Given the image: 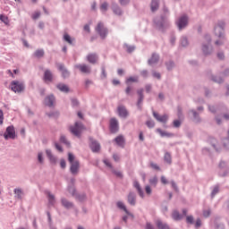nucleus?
Here are the masks:
<instances>
[{"mask_svg":"<svg viewBox=\"0 0 229 229\" xmlns=\"http://www.w3.org/2000/svg\"><path fill=\"white\" fill-rule=\"evenodd\" d=\"M68 160L71 164L70 171L72 174H76L80 171V162L75 159L74 155L72 153L68 154Z\"/></svg>","mask_w":229,"mask_h":229,"instance_id":"1","label":"nucleus"},{"mask_svg":"<svg viewBox=\"0 0 229 229\" xmlns=\"http://www.w3.org/2000/svg\"><path fill=\"white\" fill-rule=\"evenodd\" d=\"M85 130V126H83L82 123L76 122L74 125L70 126V131L75 137H81V131Z\"/></svg>","mask_w":229,"mask_h":229,"instance_id":"2","label":"nucleus"},{"mask_svg":"<svg viewBox=\"0 0 229 229\" xmlns=\"http://www.w3.org/2000/svg\"><path fill=\"white\" fill-rule=\"evenodd\" d=\"M10 87L11 90L15 92V94H21V92H24V89H26L24 82L19 81H13L10 84Z\"/></svg>","mask_w":229,"mask_h":229,"instance_id":"3","label":"nucleus"},{"mask_svg":"<svg viewBox=\"0 0 229 229\" xmlns=\"http://www.w3.org/2000/svg\"><path fill=\"white\" fill-rule=\"evenodd\" d=\"M17 135L15 134V127L13 125H10L6 128L5 132L4 133V139L8 140V139H15Z\"/></svg>","mask_w":229,"mask_h":229,"instance_id":"4","label":"nucleus"},{"mask_svg":"<svg viewBox=\"0 0 229 229\" xmlns=\"http://www.w3.org/2000/svg\"><path fill=\"white\" fill-rule=\"evenodd\" d=\"M96 31L100 35L101 38H106V35H108V30L105 28V24L103 22H98L96 27Z\"/></svg>","mask_w":229,"mask_h":229,"instance_id":"5","label":"nucleus"},{"mask_svg":"<svg viewBox=\"0 0 229 229\" xmlns=\"http://www.w3.org/2000/svg\"><path fill=\"white\" fill-rule=\"evenodd\" d=\"M89 140H90L89 148L91 151H93V153H99V151L101 150V145L98 141L92 139H89Z\"/></svg>","mask_w":229,"mask_h":229,"instance_id":"6","label":"nucleus"},{"mask_svg":"<svg viewBox=\"0 0 229 229\" xmlns=\"http://www.w3.org/2000/svg\"><path fill=\"white\" fill-rule=\"evenodd\" d=\"M189 23V18L187 16H182L178 21H177V26L179 30H183Z\"/></svg>","mask_w":229,"mask_h":229,"instance_id":"7","label":"nucleus"},{"mask_svg":"<svg viewBox=\"0 0 229 229\" xmlns=\"http://www.w3.org/2000/svg\"><path fill=\"white\" fill-rule=\"evenodd\" d=\"M110 131H112V133L119 131V123L114 118H112L110 120Z\"/></svg>","mask_w":229,"mask_h":229,"instance_id":"8","label":"nucleus"},{"mask_svg":"<svg viewBox=\"0 0 229 229\" xmlns=\"http://www.w3.org/2000/svg\"><path fill=\"white\" fill-rule=\"evenodd\" d=\"M75 69H79L83 74H90V66L87 64H77Z\"/></svg>","mask_w":229,"mask_h":229,"instance_id":"9","label":"nucleus"},{"mask_svg":"<svg viewBox=\"0 0 229 229\" xmlns=\"http://www.w3.org/2000/svg\"><path fill=\"white\" fill-rule=\"evenodd\" d=\"M68 192H70L72 196H75V198L79 199V201H83V199H85V195H76V189H74L73 186L68 188Z\"/></svg>","mask_w":229,"mask_h":229,"instance_id":"10","label":"nucleus"},{"mask_svg":"<svg viewBox=\"0 0 229 229\" xmlns=\"http://www.w3.org/2000/svg\"><path fill=\"white\" fill-rule=\"evenodd\" d=\"M153 115L157 121L159 123H167V119H169V116L167 114L160 115L157 112H153Z\"/></svg>","mask_w":229,"mask_h":229,"instance_id":"11","label":"nucleus"},{"mask_svg":"<svg viewBox=\"0 0 229 229\" xmlns=\"http://www.w3.org/2000/svg\"><path fill=\"white\" fill-rule=\"evenodd\" d=\"M128 203L132 205V207H135V204L137 203V195H135V192H130L127 197Z\"/></svg>","mask_w":229,"mask_h":229,"instance_id":"12","label":"nucleus"},{"mask_svg":"<svg viewBox=\"0 0 229 229\" xmlns=\"http://www.w3.org/2000/svg\"><path fill=\"white\" fill-rule=\"evenodd\" d=\"M223 26H225V22H222L220 25H217L215 28V34L216 35V37H219L221 38V37H223Z\"/></svg>","mask_w":229,"mask_h":229,"instance_id":"13","label":"nucleus"},{"mask_svg":"<svg viewBox=\"0 0 229 229\" xmlns=\"http://www.w3.org/2000/svg\"><path fill=\"white\" fill-rule=\"evenodd\" d=\"M118 114L120 117H128V111L126 110V107L123 106H118Z\"/></svg>","mask_w":229,"mask_h":229,"instance_id":"14","label":"nucleus"},{"mask_svg":"<svg viewBox=\"0 0 229 229\" xmlns=\"http://www.w3.org/2000/svg\"><path fill=\"white\" fill-rule=\"evenodd\" d=\"M45 105L47 106H53L55 105V96L50 95L45 98Z\"/></svg>","mask_w":229,"mask_h":229,"instance_id":"15","label":"nucleus"},{"mask_svg":"<svg viewBox=\"0 0 229 229\" xmlns=\"http://www.w3.org/2000/svg\"><path fill=\"white\" fill-rule=\"evenodd\" d=\"M133 187L138 191L139 196H140V198H144V191H142V188L140 187V184L139 183V182L135 181L133 182Z\"/></svg>","mask_w":229,"mask_h":229,"instance_id":"16","label":"nucleus"},{"mask_svg":"<svg viewBox=\"0 0 229 229\" xmlns=\"http://www.w3.org/2000/svg\"><path fill=\"white\" fill-rule=\"evenodd\" d=\"M87 61L89 64H96L98 62V55L97 54H89L87 55Z\"/></svg>","mask_w":229,"mask_h":229,"instance_id":"17","label":"nucleus"},{"mask_svg":"<svg viewBox=\"0 0 229 229\" xmlns=\"http://www.w3.org/2000/svg\"><path fill=\"white\" fill-rule=\"evenodd\" d=\"M44 80L45 81H48V82L53 81V73L51 72V71L49 70L45 71Z\"/></svg>","mask_w":229,"mask_h":229,"instance_id":"18","label":"nucleus"},{"mask_svg":"<svg viewBox=\"0 0 229 229\" xmlns=\"http://www.w3.org/2000/svg\"><path fill=\"white\" fill-rule=\"evenodd\" d=\"M172 217L174 221H182V219H183V215H180V212L174 210L172 213Z\"/></svg>","mask_w":229,"mask_h":229,"instance_id":"19","label":"nucleus"},{"mask_svg":"<svg viewBox=\"0 0 229 229\" xmlns=\"http://www.w3.org/2000/svg\"><path fill=\"white\" fill-rule=\"evenodd\" d=\"M58 69H59V71H61L64 78H68L69 72L67 70H65V66L64 64H58Z\"/></svg>","mask_w":229,"mask_h":229,"instance_id":"20","label":"nucleus"},{"mask_svg":"<svg viewBox=\"0 0 229 229\" xmlns=\"http://www.w3.org/2000/svg\"><path fill=\"white\" fill-rule=\"evenodd\" d=\"M143 92H144V89H139L137 91L138 96H140V98L138 100V106H139V108H140V105H141L142 101L144 100Z\"/></svg>","mask_w":229,"mask_h":229,"instance_id":"21","label":"nucleus"},{"mask_svg":"<svg viewBox=\"0 0 229 229\" xmlns=\"http://www.w3.org/2000/svg\"><path fill=\"white\" fill-rule=\"evenodd\" d=\"M114 141L116 142L117 146H121L122 148H124V137L118 136L114 139Z\"/></svg>","mask_w":229,"mask_h":229,"instance_id":"22","label":"nucleus"},{"mask_svg":"<svg viewBox=\"0 0 229 229\" xmlns=\"http://www.w3.org/2000/svg\"><path fill=\"white\" fill-rule=\"evenodd\" d=\"M126 85H130V83H139V77H129L125 81Z\"/></svg>","mask_w":229,"mask_h":229,"instance_id":"23","label":"nucleus"},{"mask_svg":"<svg viewBox=\"0 0 229 229\" xmlns=\"http://www.w3.org/2000/svg\"><path fill=\"white\" fill-rule=\"evenodd\" d=\"M156 226L158 229H168L169 228V225L162 223V221H160V220L156 221Z\"/></svg>","mask_w":229,"mask_h":229,"instance_id":"24","label":"nucleus"},{"mask_svg":"<svg viewBox=\"0 0 229 229\" xmlns=\"http://www.w3.org/2000/svg\"><path fill=\"white\" fill-rule=\"evenodd\" d=\"M159 57L157 54H153L151 58L148 60V64L153 65L154 64H157L158 62Z\"/></svg>","mask_w":229,"mask_h":229,"instance_id":"25","label":"nucleus"},{"mask_svg":"<svg viewBox=\"0 0 229 229\" xmlns=\"http://www.w3.org/2000/svg\"><path fill=\"white\" fill-rule=\"evenodd\" d=\"M61 203L63 207H65V208H72V206H73L72 203L65 199H62Z\"/></svg>","mask_w":229,"mask_h":229,"instance_id":"26","label":"nucleus"},{"mask_svg":"<svg viewBox=\"0 0 229 229\" xmlns=\"http://www.w3.org/2000/svg\"><path fill=\"white\" fill-rule=\"evenodd\" d=\"M118 208H121V210L124 211L125 214L130 215V211H128V209L126 208V206L124 205V203L118 201L116 203Z\"/></svg>","mask_w":229,"mask_h":229,"instance_id":"27","label":"nucleus"},{"mask_svg":"<svg viewBox=\"0 0 229 229\" xmlns=\"http://www.w3.org/2000/svg\"><path fill=\"white\" fill-rule=\"evenodd\" d=\"M13 192H14L15 198H17V199H22V190L15 188L13 190Z\"/></svg>","mask_w":229,"mask_h":229,"instance_id":"28","label":"nucleus"},{"mask_svg":"<svg viewBox=\"0 0 229 229\" xmlns=\"http://www.w3.org/2000/svg\"><path fill=\"white\" fill-rule=\"evenodd\" d=\"M150 7L152 12H157L158 10V0H152Z\"/></svg>","mask_w":229,"mask_h":229,"instance_id":"29","label":"nucleus"},{"mask_svg":"<svg viewBox=\"0 0 229 229\" xmlns=\"http://www.w3.org/2000/svg\"><path fill=\"white\" fill-rule=\"evenodd\" d=\"M57 89L61 90V92H69V87H67L65 84L57 85Z\"/></svg>","mask_w":229,"mask_h":229,"instance_id":"30","label":"nucleus"},{"mask_svg":"<svg viewBox=\"0 0 229 229\" xmlns=\"http://www.w3.org/2000/svg\"><path fill=\"white\" fill-rule=\"evenodd\" d=\"M125 93L127 94V96H133V88L128 85L125 89Z\"/></svg>","mask_w":229,"mask_h":229,"instance_id":"31","label":"nucleus"},{"mask_svg":"<svg viewBox=\"0 0 229 229\" xmlns=\"http://www.w3.org/2000/svg\"><path fill=\"white\" fill-rule=\"evenodd\" d=\"M157 131L161 135V137H171V134L162 131V129H157Z\"/></svg>","mask_w":229,"mask_h":229,"instance_id":"32","label":"nucleus"},{"mask_svg":"<svg viewBox=\"0 0 229 229\" xmlns=\"http://www.w3.org/2000/svg\"><path fill=\"white\" fill-rule=\"evenodd\" d=\"M100 10H101V12H103V13H105V12H106V10H108V3L104 2V3L100 5Z\"/></svg>","mask_w":229,"mask_h":229,"instance_id":"33","label":"nucleus"},{"mask_svg":"<svg viewBox=\"0 0 229 229\" xmlns=\"http://www.w3.org/2000/svg\"><path fill=\"white\" fill-rule=\"evenodd\" d=\"M64 40H65V42H67L68 44H72V38H71V36H69V34L64 35Z\"/></svg>","mask_w":229,"mask_h":229,"instance_id":"34","label":"nucleus"},{"mask_svg":"<svg viewBox=\"0 0 229 229\" xmlns=\"http://www.w3.org/2000/svg\"><path fill=\"white\" fill-rule=\"evenodd\" d=\"M0 21L4 22V24H8V16H5L4 14H0Z\"/></svg>","mask_w":229,"mask_h":229,"instance_id":"35","label":"nucleus"},{"mask_svg":"<svg viewBox=\"0 0 229 229\" xmlns=\"http://www.w3.org/2000/svg\"><path fill=\"white\" fill-rule=\"evenodd\" d=\"M37 58H42L44 56V50H37L34 54Z\"/></svg>","mask_w":229,"mask_h":229,"instance_id":"36","label":"nucleus"},{"mask_svg":"<svg viewBox=\"0 0 229 229\" xmlns=\"http://www.w3.org/2000/svg\"><path fill=\"white\" fill-rule=\"evenodd\" d=\"M47 156L48 157L51 162H56V158L53 157V154H51V150H47Z\"/></svg>","mask_w":229,"mask_h":229,"instance_id":"37","label":"nucleus"},{"mask_svg":"<svg viewBox=\"0 0 229 229\" xmlns=\"http://www.w3.org/2000/svg\"><path fill=\"white\" fill-rule=\"evenodd\" d=\"M186 223H188V225H193L194 224V216H186Z\"/></svg>","mask_w":229,"mask_h":229,"instance_id":"38","label":"nucleus"},{"mask_svg":"<svg viewBox=\"0 0 229 229\" xmlns=\"http://www.w3.org/2000/svg\"><path fill=\"white\" fill-rule=\"evenodd\" d=\"M149 183H150V185L157 186V183H158V179L157 178V176L149 179Z\"/></svg>","mask_w":229,"mask_h":229,"instance_id":"39","label":"nucleus"},{"mask_svg":"<svg viewBox=\"0 0 229 229\" xmlns=\"http://www.w3.org/2000/svg\"><path fill=\"white\" fill-rule=\"evenodd\" d=\"M48 201L50 205H55V195L48 193Z\"/></svg>","mask_w":229,"mask_h":229,"instance_id":"40","label":"nucleus"},{"mask_svg":"<svg viewBox=\"0 0 229 229\" xmlns=\"http://www.w3.org/2000/svg\"><path fill=\"white\" fill-rule=\"evenodd\" d=\"M165 161H166L167 164H171V154H169V152L165 154Z\"/></svg>","mask_w":229,"mask_h":229,"instance_id":"41","label":"nucleus"},{"mask_svg":"<svg viewBox=\"0 0 229 229\" xmlns=\"http://www.w3.org/2000/svg\"><path fill=\"white\" fill-rule=\"evenodd\" d=\"M113 11H114V13H115L116 15H121L122 13L121 8L117 6H113Z\"/></svg>","mask_w":229,"mask_h":229,"instance_id":"42","label":"nucleus"},{"mask_svg":"<svg viewBox=\"0 0 229 229\" xmlns=\"http://www.w3.org/2000/svg\"><path fill=\"white\" fill-rule=\"evenodd\" d=\"M60 140L61 142H63V144H66V146H71V143L67 141V139L65 138V136H61Z\"/></svg>","mask_w":229,"mask_h":229,"instance_id":"43","label":"nucleus"},{"mask_svg":"<svg viewBox=\"0 0 229 229\" xmlns=\"http://www.w3.org/2000/svg\"><path fill=\"white\" fill-rule=\"evenodd\" d=\"M187 44H189V41L187 40V38H182L181 39V45L185 47V46H187Z\"/></svg>","mask_w":229,"mask_h":229,"instance_id":"44","label":"nucleus"},{"mask_svg":"<svg viewBox=\"0 0 229 229\" xmlns=\"http://www.w3.org/2000/svg\"><path fill=\"white\" fill-rule=\"evenodd\" d=\"M40 17V12L37 11L32 14V19L34 21H37V19H38Z\"/></svg>","mask_w":229,"mask_h":229,"instance_id":"45","label":"nucleus"},{"mask_svg":"<svg viewBox=\"0 0 229 229\" xmlns=\"http://www.w3.org/2000/svg\"><path fill=\"white\" fill-rule=\"evenodd\" d=\"M150 167H152V169H155L156 171H160V166H158V165L155 163H151Z\"/></svg>","mask_w":229,"mask_h":229,"instance_id":"46","label":"nucleus"},{"mask_svg":"<svg viewBox=\"0 0 229 229\" xmlns=\"http://www.w3.org/2000/svg\"><path fill=\"white\" fill-rule=\"evenodd\" d=\"M145 191H146V194H148V196H150V194H151V186L147 185L145 187Z\"/></svg>","mask_w":229,"mask_h":229,"instance_id":"47","label":"nucleus"},{"mask_svg":"<svg viewBox=\"0 0 229 229\" xmlns=\"http://www.w3.org/2000/svg\"><path fill=\"white\" fill-rule=\"evenodd\" d=\"M181 125H182V122H180L179 120H174V128H180Z\"/></svg>","mask_w":229,"mask_h":229,"instance_id":"48","label":"nucleus"},{"mask_svg":"<svg viewBox=\"0 0 229 229\" xmlns=\"http://www.w3.org/2000/svg\"><path fill=\"white\" fill-rule=\"evenodd\" d=\"M146 124H147V126L148 128H153L155 126V122H153V121H147Z\"/></svg>","mask_w":229,"mask_h":229,"instance_id":"49","label":"nucleus"},{"mask_svg":"<svg viewBox=\"0 0 229 229\" xmlns=\"http://www.w3.org/2000/svg\"><path fill=\"white\" fill-rule=\"evenodd\" d=\"M217 192H219V187H215L211 193L212 198H214V196H216V194H217Z\"/></svg>","mask_w":229,"mask_h":229,"instance_id":"50","label":"nucleus"},{"mask_svg":"<svg viewBox=\"0 0 229 229\" xmlns=\"http://www.w3.org/2000/svg\"><path fill=\"white\" fill-rule=\"evenodd\" d=\"M4 121V114L0 109V124H3V122Z\"/></svg>","mask_w":229,"mask_h":229,"instance_id":"51","label":"nucleus"},{"mask_svg":"<svg viewBox=\"0 0 229 229\" xmlns=\"http://www.w3.org/2000/svg\"><path fill=\"white\" fill-rule=\"evenodd\" d=\"M104 164H105L107 167H109L110 169H113V167H112V163H110V161H108V159L104 160Z\"/></svg>","mask_w":229,"mask_h":229,"instance_id":"52","label":"nucleus"},{"mask_svg":"<svg viewBox=\"0 0 229 229\" xmlns=\"http://www.w3.org/2000/svg\"><path fill=\"white\" fill-rule=\"evenodd\" d=\"M204 217H208L210 216V209H206L203 211Z\"/></svg>","mask_w":229,"mask_h":229,"instance_id":"53","label":"nucleus"},{"mask_svg":"<svg viewBox=\"0 0 229 229\" xmlns=\"http://www.w3.org/2000/svg\"><path fill=\"white\" fill-rule=\"evenodd\" d=\"M161 182L163 183V185H167L168 182L165 176H161Z\"/></svg>","mask_w":229,"mask_h":229,"instance_id":"54","label":"nucleus"},{"mask_svg":"<svg viewBox=\"0 0 229 229\" xmlns=\"http://www.w3.org/2000/svg\"><path fill=\"white\" fill-rule=\"evenodd\" d=\"M38 160L39 164H43L44 158L42 157V153H38Z\"/></svg>","mask_w":229,"mask_h":229,"instance_id":"55","label":"nucleus"},{"mask_svg":"<svg viewBox=\"0 0 229 229\" xmlns=\"http://www.w3.org/2000/svg\"><path fill=\"white\" fill-rule=\"evenodd\" d=\"M201 226V219L198 218L195 223V227L199 228Z\"/></svg>","mask_w":229,"mask_h":229,"instance_id":"56","label":"nucleus"},{"mask_svg":"<svg viewBox=\"0 0 229 229\" xmlns=\"http://www.w3.org/2000/svg\"><path fill=\"white\" fill-rule=\"evenodd\" d=\"M60 166L62 167V169H65V167H66L65 160L62 159L60 161Z\"/></svg>","mask_w":229,"mask_h":229,"instance_id":"57","label":"nucleus"},{"mask_svg":"<svg viewBox=\"0 0 229 229\" xmlns=\"http://www.w3.org/2000/svg\"><path fill=\"white\" fill-rule=\"evenodd\" d=\"M127 53H132V51H135V47H126Z\"/></svg>","mask_w":229,"mask_h":229,"instance_id":"58","label":"nucleus"},{"mask_svg":"<svg viewBox=\"0 0 229 229\" xmlns=\"http://www.w3.org/2000/svg\"><path fill=\"white\" fill-rule=\"evenodd\" d=\"M120 4L124 6V4H128L130 3V0H119Z\"/></svg>","mask_w":229,"mask_h":229,"instance_id":"59","label":"nucleus"},{"mask_svg":"<svg viewBox=\"0 0 229 229\" xmlns=\"http://www.w3.org/2000/svg\"><path fill=\"white\" fill-rule=\"evenodd\" d=\"M113 158H114V162H119L121 157H119V155L114 154V155H113Z\"/></svg>","mask_w":229,"mask_h":229,"instance_id":"60","label":"nucleus"},{"mask_svg":"<svg viewBox=\"0 0 229 229\" xmlns=\"http://www.w3.org/2000/svg\"><path fill=\"white\" fill-rule=\"evenodd\" d=\"M84 31H87V33H90V26L89 25H85L84 26Z\"/></svg>","mask_w":229,"mask_h":229,"instance_id":"61","label":"nucleus"},{"mask_svg":"<svg viewBox=\"0 0 229 229\" xmlns=\"http://www.w3.org/2000/svg\"><path fill=\"white\" fill-rule=\"evenodd\" d=\"M146 229H155V227L150 223H147Z\"/></svg>","mask_w":229,"mask_h":229,"instance_id":"62","label":"nucleus"},{"mask_svg":"<svg viewBox=\"0 0 229 229\" xmlns=\"http://www.w3.org/2000/svg\"><path fill=\"white\" fill-rule=\"evenodd\" d=\"M55 148H56V150H57V151H60V152L63 151V150H62V146H60L58 143H55Z\"/></svg>","mask_w":229,"mask_h":229,"instance_id":"63","label":"nucleus"},{"mask_svg":"<svg viewBox=\"0 0 229 229\" xmlns=\"http://www.w3.org/2000/svg\"><path fill=\"white\" fill-rule=\"evenodd\" d=\"M141 76H143V78H146V77L148 76V71L143 70V71L141 72Z\"/></svg>","mask_w":229,"mask_h":229,"instance_id":"64","label":"nucleus"}]
</instances>
